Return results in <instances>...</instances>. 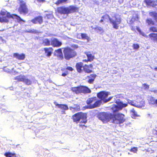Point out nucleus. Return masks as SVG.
I'll use <instances>...</instances> for the list:
<instances>
[{
  "mask_svg": "<svg viewBox=\"0 0 157 157\" xmlns=\"http://www.w3.org/2000/svg\"><path fill=\"white\" fill-rule=\"evenodd\" d=\"M149 36L152 41L157 43V33H151L149 34Z\"/></svg>",
  "mask_w": 157,
  "mask_h": 157,
  "instance_id": "393cba45",
  "label": "nucleus"
},
{
  "mask_svg": "<svg viewBox=\"0 0 157 157\" xmlns=\"http://www.w3.org/2000/svg\"><path fill=\"white\" fill-rule=\"evenodd\" d=\"M136 102L137 103L136 104V107H142L145 105V102L143 100L138 101Z\"/></svg>",
  "mask_w": 157,
  "mask_h": 157,
  "instance_id": "c85d7f7f",
  "label": "nucleus"
},
{
  "mask_svg": "<svg viewBox=\"0 0 157 157\" xmlns=\"http://www.w3.org/2000/svg\"><path fill=\"white\" fill-rule=\"evenodd\" d=\"M139 19V17L137 15H136L135 17L133 16L129 21V23L130 24H133L135 21H138Z\"/></svg>",
  "mask_w": 157,
  "mask_h": 157,
  "instance_id": "473e14b6",
  "label": "nucleus"
},
{
  "mask_svg": "<svg viewBox=\"0 0 157 157\" xmlns=\"http://www.w3.org/2000/svg\"><path fill=\"white\" fill-rule=\"evenodd\" d=\"M31 21L34 24H42L43 22V17L42 16H38L32 19Z\"/></svg>",
  "mask_w": 157,
  "mask_h": 157,
  "instance_id": "dca6fc26",
  "label": "nucleus"
},
{
  "mask_svg": "<svg viewBox=\"0 0 157 157\" xmlns=\"http://www.w3.org/2000/svg\"><path fill=\"white\" fill-rule=\"evenodd\" d=\"M84 53L86 55L87 57V59H84L83 62L85 63H87L88 62H91L94 60L95 59V56L93 55L90 51H86L84 52Z\"/></svg>",
  "mask_w": 157,
  "mask_h": 157,
  "instance_id": "f8f14e48",
  "label": "nucleus"
},
{
  "mask_svg": "<svg viewBox=\"0 0 157 157\" xmlns=\"http://www.w3.org/2000/svg\"><path fill=\"white\" fill-rule=\"evenodd\" d=\"M130 113H132V117L133 118H135L136 117L139 116L138 115L137 113L133 108L131 110Z\"/></svg>",
  "mask_w": 157,
  "mask_h": 157,
  "instance_id": "72a5a7b5",
  "label": "nucleus"
},
{
  "mask_svg": "<svg viewBox=\"0 0 157 157\" xmlns=\"http://www.w3.org/2000/svg\"><path fill=\"white\" fill-rule=\"evenodd\" d=\"M66 69L67 71L68 70L71 71H72L74 70L72 67L70 66L67 67Z\"/></svg>",
  "mask_w": 157,
  "mask_h": 157,
  "instance_id": "8fccbe9b",
  "label": "nucleus"
},
{
  "mask_svg": "<svg viewBox=\"0 0 157 157\" xmlns=\"http://www.w3.org/2000/svg\"><path fill=\"white\" fill-rule=\"evenodd\" d=\"M143 86L144 88L145 89H148L149 88V86L146 83H144L143 84Z\"/></svg>",
  "mask_w": 157,
  "mask_h": 157,
  "instance_id": "603ef678",
  "label": "nucleus"
},
{
  "mask_svg": "<svg viewBox=\"0 0 157 157\" xmlns=\"http://www.w3.org/2000/svg\"><path fill=\"white\" fill-rule=\"evenodd\" d=\"M130 151L131 152H133L134 153H136L137 151V148L136 147H133L131 148L130 150Z\"/></svg>",
  "mask_w": 157,
  "mask_h": 157,
  "instance_id": "37998d69",
  "label": "nucleus"
},
{
  "mask_svg": "<svg viewBox=\"0 0 157 157\" xmlns=\"http://www.w3.org/2000/svg\"><path fill=\"white\" fill-rule=\"evenodd\" d=\"M6 157H17L15 153H12L10 152H6L4 154Z\"/></svg>",
  "mask_w": 157,
  "mask_h": 157,
  "instance_id": "c9c22d12",
  "label": "nucleus"
},
{
  "mask_svg": "<svg viewBox=\"0 0 157 157\" xmlns=\"http://www.w3.org/2000/svg\"><path fill=\"white\" fill-rule=\"evenodd\" d=\"M82 124V123L80 124H80L79 125V127L82 128V129H85L87 127L85 125V124L83 123L84 124Z\"/></svg>",
  "mask_w": 157,
  "mask_h": 157,
  "instance_id": "49530a36",
  "label": "nucleus"
},
{
  "mask_svg": "<svg viewBox=\"0 0 157 157\" xmlns=\"http://www.w3.org/2000/svg\"><path fill=\"white\" fill-rule=\"evenodd\" d=\"M42 44L44 46H49L51 45V40L48 38H45L42 40Z\"/></svg>",
  "mask_w": 157,
  "mask_h": 157,
  "instance_id": "bb28decb",
  "label": "nucleus"
},
{
  "mask_svg": "<svg viewBox=\"0 0 157 157\" xmlns=\"http://www.w3.org/2000/svg\"><path fill=\"white\" fill-rule=\"evenodd\" d=\"M44 50L46 56L48 57L51 56L53 51V49L52 47L45 48H44Z\"/></svg>",
  "mask_w": 157,
  "mask_h": 157,
  "instance_id": "6ab92c4d",
  "label": "nucleus"
},
{
  "mask_svg": "<svg viewBox=\"0 0 157 157\" xmlns=\"http://www.w3.org/2000/svg\"><path fill=\"white\" fill-rule=\"evenodd\" d=\"M83 63L82 62L77 63L76 64L75 67L77 72L79 73H81L82 72V68H83Z\"/></svg>",
  "mask_w": 157,
  "mask_h": 157,
  "instance_id": "b1692460",
  "label": "nucleus"
},
{
  "mask_svg": "<svg viewBox=\"0 0 157 157\" xmlns=\"http://www.w3.org/2000/svg\"><path fill=\"white\" fill-rule=\"evenodd\" d=\"M14 79L17 80L18 82H22L28 85H31L32 83L30 80L27 78L24 75H19L16 76L15 78Z\"/></svg>",
  "mask_w": 157,
  "mask_h": 157,
  "instance_id": "9b49d317",
  "label": "nucleus"
},
{
  "mask_svg": "<svg viewBox=\"0 0 157 157\" xmlns=\"http://www.w3.org/2000/svg\"><path fill=\"white\" fill-rule=\"evenodd\" d=\"M61 70L63 72L61 75L62 76L65 77L69 74L68 71L66 68H62Z\"/></svg>",
  "mask_w": 157,
  "mask_h": 157,
  "instance_id": "58836bf2",
  "label": "nucleus"
},
{
  "mask_svg": "<svg viewBox=\"0 0 157 157\" xmlns=\"http://www.w3.org/2000/svg\"><path fill=\"white\" fill-rule=\"evenodd\" d=\"M86 103L88 108L90 109H93L99 107L100 105L101 101L97 100L96 97L88 98L86 100Z\"/></svg>",
  "mask_w": 157,
  "mask_h": 157,
  "instance_id": "39448f33",
  "label": "nucleus"
},
{
  "mask_svg": "<svg viewBox=\"0 0 157 157\" xmlns=\"http://www.w3.org/2000/svg\"><path fill=\"white\" fill-rule=\"evenodd\" d=\"M150 31L153 33H157V27L155 26H151L149 29Z\"/></svg>",
  "mask_w": 157,
  "mask_h": 157,
  "instance_id": "ea45409f",
  "label": "nucleus"
},
{
  "mask_svg": "<svg viewBox=\"0 0 157 157\" xmlns=\"http://www.w3.org/2000/svg\"><path fill=\"white\" fill-rule=\"evenodd\" d=\"M112 113L105 112L99 113L97 116L98 118L101 121L104 123H107L111 120Z\"/></svg>",
  "mask_w": 157,
  "mask_h": 157,
  "instance_id": "6e6552de",
  "label": "nucleus"
},
{
  "mask_svg": "<svg viewBox=\"0 0 157 157\" xmlns=\"http://www.w3.org/2000/svg\"><path fill=\"white\" fill-rule=\"evenodd\" d=\"M112 122L115 124H120L123 123L125 120L124 115L121 113H112Z\"/></svg>",
  "mask_w": 157,
  "mask_h": 157,
  "instance_id": "20e7f679",
  "label": "nucleus"
},
{
  "mask_svg": "<svg viewBox=\"0 0 157 157\" xmlns=\"http://www.w3.org/2000/svg\"><path fill=\"white\" fill-rule=\"evenodd\" d=\"M18 11L20 14L26 15L29 12V10L25 2L22 0L20 1L19 6L18 9Z\"/></svg>",
  "mask_w": 157,
  "mask_h": 157,
  "instance_id": "0eeeda50",
  "label": "nucleus"
},
{
  "mask_svg": "<svg viewBox=\"0 0 157 157\" xmlns=\"http://www.w3.org/2000/svg\"><path fill=\"white\" fill-rule=\"evenodd\" d=\"M71 90L77 94L82 93L87 94L91 92L90 90L88 87L82 86L72 87L71 88Z\"/></svg>",
  "mask_w": 157,
  "mask_h": 157,
  "instance_id": "423d86ee",
  "label": "nucleus"
},
{
  "mask_svg": "<svg viewBox=\"0 0 157 157\" xmlns=\"http://www.w3.org/2000/svg\"><path fill=\"white\" fill-rule=\"evenodd\" d=\"M110 94V92L105 91H101L97 94L98 97L100 99V101H103L104 102H107L109 101L113 98L109 97L107 98L108 96Z\"/></svg>",
  "mask_w": 157,
  "mask_h": 157,
  "instance_id": "1a4fd4ad",
  "label": "nucleus"
},
{
  "mask_svg": "<svg viewBox=\"0 0 157 157\" xmlns=\"http://www.w3.org/2000/svg\"><path fill=\"white\" fill-rule=\"evenodd\" d=\"M55 52L59 54L62 53V49L61 48H59L57 50H55Z\"/></svg>",
  "mask_w": 157,
  "mask_h": 157,
  "instance_id": "c03bdc74",
  "label": "nucleus"
},
{
  "mask_svg": "<svg viewBox=\"0 0 157 157\" xmlns=\"http://www.w3.org/2000/svg\"><path fill=\"white\" fill-rule=\"evenodd\" d=\"M87 114L82 112L76 113L72 116V118L73 121L77 123L79 122L80 120L82 119V121L80 123L85 124L87 122Z\"/></svg>",
  "mask_w": 157,
  "mask_h": 157,
  "instance_id": "7ed1b4c3",
  "label": "nucleus"
},
{
  "mask_svg": "<svg viewBox=\"0 0 157 157\" xmlns=\"http://www.w3.org/2000/svg\"><path fill=\"white\" fill-rule=\"evenodd\" d=\"M28 32L32 33H38L37 30L34 29L29 30Z\"/></svg>",
  "mask_w": 157,
  "mask_h": 157,
  "instance_id": "79ce46f5",
  "label": "nucleus"
},
{
  "mask_svg": "<svg viewBox=\"0 0 157 157\" xmlns=\"http://www.w3.org/2000/svg\"><path fill=\"white\" fill-rule=\"evenodd\" d=\"M152 134L155 136H157V130L153 129L152 130Z\"/></svg>",
  "mask_w": 157,
  "mask_h": 157,
  "instance_id": "3c124183",
  "label": "nucleus"
},
{
  "mask_svg": "<svg viewBox=\"0 0 157 157\" xmlns=\"http://www.w3.org/2000/svg\"><path fill=\"white\" fill-rule=\"evenodd\" d=\"M144 1L147 5L153 7L157 6V0H144Z\"/></svg>",
  "mask_w": 157,
  "mask_h": 157,
  "instance_id": "412c9836",
  "label": "nucleus"
},
{
  "mask_svg": "<svg viewBox=\"0 0 157 157\" xmlns=\"http://www.w3.org/2000/svg\"><path fill=\"white\" fill-rule=\"evenodd\" d=\"M148 103L150 105L156 104L157 105V100L155 99L154 97L151 96L148 100Z\"/></svg>",
  "mask_w": 157,
  "mask_h": 157,
  "instance_id": "cd10ccee",
  "label": "nucleus"
},
{
  "mask_svg": "<svg viewBox=\"0 0 157 157\" xmlns=\"http://www.w3.org/2000/svg\"><path fill=\"white\" fill-rule=\"evenodd\" d=\"M82 124V123L80 124H80L79 125V127L82 128V129H85L87 127L85 125V124L83 123L84 124Z\"/></svg>",
  "mask_w": 157,
  "mask_h": 157,
  "instance_id": "de8ad7c7",
  "label": "nucleus"
},
{
  "mask_svg": "<svg viewBox=\"0 0 157 157\" xmlns=\"http://www.w3.org/2000/svg\"><path fill=\"white\" fill-rule=\"evenodd\" d=\"M58 58H59L61 60H63L64 59V56L63 54V53H62L60 54H59V55L58 56Z\"/></svg>",
  "mask_w": 157,
  "mask_h": 157,
  "instance_id": "09e8293b",
  "label": "nucleus"
},
{
  "mask_svg": "<svg viewBox=\"0 0 157 157\" xmlns=\"http://www.w3.org/2000/svg\"><path fill=\"white\" fill-rule=\"evenodd\" d=\"M94 30L98 33H103L104 30L101 27L97 26L94 28Z\"/></svg>",
  "mask_w": 157,
  "mask_h": 157,
  "instance_id": "f704fd0d",
  "label": "nucleus"
},
{
  "mask_svg": "<svg viewBox=\"0 0 157 157\" xmlns=\"http://www.w3.org/2000/svg\"><path fill=\"white\" fill-rule=\"evenodd\" d=\"M117 103V105H114L111 108L113 113H115L119 110H122L123 108L126 107L128 105L127 103H124L121 101H118Z\"/></svg>",
  "mask_w": 157,
  "mask_h": 157,
  "instance_id": "9d476101",
  "label": "nucleus"
},
{
  "mask_svg": "<svg viewBox=\"0 0 157 157\" xmlns=\"http://www.w3.org/2000/svg\"><path fill=\"white\" fill-rule=\"evenodd\" d=\"M68 0H57L55 3V4L57 6L60 4H66L68 3Z\"/></svg>",
  "mask_w": 157,
  "mask_h": 157,
  "instance_id": "7c9ffc66",
  "label": "nucleus"
},
{
  "mask_svg": "<svg viewBox=\"0 0 157 157\" xmlns=\"http://www.w3.org/2000/svg\"><path fill=\"white\" fill-rule=\"evenodd\" d=\"M117 16V14H114L113 17H114L115 20H113L110 17L108 14L105 13L101 17L100 22L102 23L105 21L106 19H108L110 23L112 24L113 27L116 29H118L119 28L118 25L121 23V19L120 17H118Z\"/></svg>",
  "mask_w": 157,
  "mask_h": 157,
  "instance_id": "f257e3e1",
  "label": "nucleus"
},
{
  "mask_svg": "<svg viewBox=\"0 0 157 157\" xmlns=\"http://www.w3.org/2000/svg\"><path fill=\"white\" fill-rule=\"evenodd\" d=\"M71 47L75 48H78V46L77 45L74 44L71 46Z\"/></svg>",
  "mask_w": 157,
  "mask_h": 157,
  "instance_id": "864d4df0",
  "label": "nucleus"
},
{
  "mask_svg": "<svg viewBox=\"0 0 157 157\" xmlns=\"http://www.w3.org/2000/svg\"><path fill=\"white\" fill-rule=\"evenodd\" d=\"M5 15V13L3 12L1 13L0 14V22L1 23L5 22L7 23L9 21L8 19L6 18V17H5V16H4V15Z\"/></svg>",
  "mask_w": 157,
  "mask_h": 157,
  "instance_id": "a878e982",
  "label": "nucleus"
},
{
  "mask_svg": "<svg viewBox=\"0 0 157 157\" xmlns=\"http://www.w3.org/2000/svg\"><path fill=\"white\" fill-rule=\"evenodd\" d=\"M62 45V43L56 38H53L51 39V45L54 47H59Z\"/></svg>",
  "mask_w": 157,
  "mask_h": 157,
  "instance_id": "ddd939ff",
  "label": "nucleus"
},
{
  "mask_svg": "<svg viewBox=\"0 0 157 157\" xmlns=\"http://www.w3.org/2000/svg\"><path fill=\"white\" fill-rule=\"evenodd\" d=\"M133 49L135 50L138 49L139 48V46L138 44H133L132 45Z\"/></svg>",
  "mask_w": 157,
  "mask_h": 157,
  "instance_id": "a19ab883",
  "label": "nucleus"
},
{
  "mask_svg": "<svg viewBox=\"0 0 157 157\" xmlns=\"http://www.w3.org/2000/svg\"><path fill=\"white\" fill-rule=\"evenodd\" d=\"M70 109L73 112H75L79 111L80 109V108L79 105H74V107H70Z\"/></svg>",
  "mask_w": 157,
  "mask_h": 157,
  "instance_id": "c756f323",
  "label": "nucleus"
},
{
  "mask_svg": "<svg viewBox=\"0 0 157 157\" xmlns=\"http://www.w3.org/2000/svg\"><path fill=\"white\" fill-rule=\"evenodd\" d=\"M137 30L138 31H140V30L138 28H137Z\"/></svg>",
  "mask_w": 157,
  "mask_h": 157,
  "instance_id": "13d9d810",
  "label": "nucleus"
},
{
  "mask_svg": "<svg viewBox=\"0 0 157 157\" xmlns=\"http://www.w3.org/2000/svg\"><path fill=\"white\" fill-rule=\"evenodd\" d=\"M93 68V65L90 64L89 65L85 64L83 67V70L87 73H90L92 72V69Z\"/></svg>",
  "mask_w": 157,
  "mask_h": 157,
  "instance_id": "f3484780",
  "label": "nucleus"
},
{
  "mask_svg": "<svg viewBox=\"0 0 157 157\" xmlns=\"http://www.w3.org/2000/svg\"><path fill=\"white\" fill-rule=\"evenodd\" d=\"M96 77L97 75L95 74H91L87 76V78L89 79L87 82L90 84H92Z\"/></svg>",
  "mask_w": 157,
  "mask_h": 157,
  "instance_id": "5701e85b",
  "label": "nucleus"
},
{
  "mask_svg": "<svg viewBox=\"0 0 157 157\" xmlns=\"http://www.w3.org/2000/svg\"><path fill=\"white\" fill-rule=\"evenodd\" d=\"M146 22L148 25L149 26L154 25L155 24V21L151 18L147 19Z\"/></svg>",
  "mask_w": 157,
  "mask_h": 157,
  "instance_id": "2f4dec72",
  "label": "nucleus"
},
{
  "mask_svg": "<svg viewBox=\"0 0 157 157\" xmlns=\"http://www.w3.org/2000/svg\"><path fill=\"white\" fill-rule=\"evenodd\" d=\"M128 103L130 105L135 107H136V103H135L133 101H130Z\"/></svg>",
  "mask_w": 157,
  "mask_h": 157,
  "instance_id": "a18cd8bd",
  "label": "nucleus"
},
{
  "mask_svg": "<svg viewBox=\"0 0 157 157\" xmlns=\"http://www.w3.org/2000/svg\"><path fill=\"white\" fill-rule=\"evenodd\" d=\"M63 53L64 59L67 60L75 57L77 53L74 49L69 47L63 48Z\"/></svg>",
  "mask_w": 157,
  "mask_h": 157,
  "instance_id": "f03ea898",
  "label": "nucleus"
},
{
  "mask_svg": "<svg viewBox=\"0 0 157 157\" xmlns=\"http://www.w3.org/2000/svg\"><path fill=\"white\" fill-rule=\"evenodd\" d=\"M56 12L60 14H67V7H59L57 8Z\"/></svg>",
  "mask_w": 157,
  "mask_h": 157,
  "instance_id": "2eb2a0df",
  "label": "nucleus"
},
{
  "mask_svg": "<svg viewBox=\"0 0 157 157\" xmlns=\"http://www.w3.org/2000/svg\"><path fill=\"white\" fill-rule=\"evenodd\" d=\"M149 14L150 16L154 17L155 21L157 22V13L152 12L149 13Z\"/></svg>",
  "mask_w": 157,
  "mask_h": 157,
  "instance_id": "4c0bfd02",
  "label": "nucleus"
},
{
  "mask_svg": "<svg viewBox=\"0 0 157 157\" xmlns=\"http://www.w3.org/2000/svg\"><path fill=\"white\" fill-rule=\"evenodd\" d=\"M37 1L39 2L43 3L45 2V0H37Z\"/></svg>",
  "mask_w": 157,
  "mask_h": 157,
  "instance_id": "5fc2aeb1",
  "label": "nucleus"
},
{
  "mask_svg": "<svg viewBox=\"0 0 157 157\" xmlns=\"http://www.w3.org/2000/svg\"><path fill=\"white\" fill-rule=\"evenodd\" d=\"M13 56L14 57L19 60H23L25 57V55L24 53L19 54L17 53H15L13 54Z\"/></svg>",
  "mask_w": 157,
  "mask_h": 157,
  "instance_id": "aec40b11",
  "label": "nucleus"
},
{
  "mask_svg": "<svg viewBox=\"0 0 157 157\" xmlns=\"http://www.w3.org/2000/svg\"><path fill=\"white\" fill-rule=\"evenodd\" d=\"M81 36L82 39L86 40L88 41H89L90 38L86 34L81 33Z\"/></svg>",
  "mask_w": 157,
  "mask_h": 157,
  "instance_id": "e433bc0d",
  "label": "nucleus"
},
{
  "mask_svg": "<svg viewBox=\"0 0 157 157\" xmlns=\"http://www.w3.org/2000/svg\"><path fill=\"white\" fill-rule=\"evenodd\" d=\"M78 8L73 6H70L67 7V14L74 13L77 12L78 11Z\"/></svg>",
  "mask_w": 157,
  "mask_h": 157,
  "instance_id": "a211bd4d",
  "label": "nucleus"
},
{
  "mask_svg": "<svg viewBox=\"0 0 157 157\" xmlns=\"http://www.w3.org/2000/svg\"><path fill=\"white\" fill-rule=\"evenodd\" d=\"M154 70L155 71H157V67H155L154 68Z\"/></svg>",
  "mask_w": 157,
  "mask_h": 157,
  "instance_id": "4d7b16f0",
  "label": "nucleus"
},
{
  "mask_svg": "<svg viewBox=\"0 0 157 157\" xmlns=\"http://www.w3.org/2000/svg\"><path fill=\"white\" fill-rule=\"evenodd\" d=\"M131 29L132 30H135V29L134 28H133V27H132V28H131Z\"/></svg>",
  "mask_w": 157,
  "mask_h": 157,
  "instance_id": "6e6d98bb",
  "label": "nucleus"
},
{
  "mask_svg": "<svg viewBox=\"0 0 157 157\" xmlns=\"http://www.w3.org/2000/svg\"><path fill=\"white\" fill-rule=\"evenodd\" d=\"M54 104L56 106H57L58 108L63 111H65L68 109V106L66 104H58L56 102H55Z\"/></svg>",
  "mask_w": 157,
  "mask_h": 157,
  "instance_id": "4be33fe9",
  "label": "nucleus"
},
{
  "mask_svg": "<svg viewBox=\"0 0 157 157\" xmlns=\"http://www.w3.org/2000/svg\"><path fill=\"white\" fill-rule=\"evenodd\" d=\"M5 17H6L7 19L9 18H15L19 23L21 22H25V20L22 19L19 16L16 14H13L11 15L10 14H7L6 16H5Z\"/></svg>",
  "mask_w": 157,
  "mask_h": 157,
  "instance_id": "4468645a",
  "label": "nucleus"
}]
</instances>
